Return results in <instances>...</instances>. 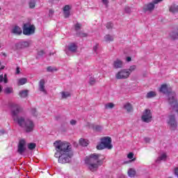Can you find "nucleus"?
<instances>
[{
    "label": "nucleus",
    "instance_id": "nucleus-58",
    "mask_svg": "<svg viewBox=\"0 0 178 178\" xmlns=\"http://www.w3.org/2000/svg\"><path fill=\"white\" fill-rule=\"evenodd\" d=\"M0 92H2V86L0 85Z\"/></svg>",
    "mask_w": 178,
    "mask_h": 178
},
{
    "label": "nucleus",
    "instance_id": "nucleus-37",
    "mask_svg": "<svg viewBox=\"0 0 178 178\" xmlns=\"http://www.w3.org/2000/svg\"><path fill=\"white\" fill-rule=\"evenodd\" d=\"M76 35H77V37L84 38V37H87L88 35L86 33H83L81 31H79V32H76Z\"/></svg>",
    "mask_w": 178,
    "mask_h": 178
},
{
    "label": "nucleus",
    "instance_id": "nucleus-26",
    "mask_svg": "<svg viewBox=\"0 0 178 178\" xmlns=\"http://www.w3.org/2000/svg\"><path fill=\"white\" fill-rule=\"evenodd\" d=\"M128 176H129V177H134L136 176V170L133 168H130L128 170Z\"/></svg>",
    "mask_w": 178,
    "mask_h": 178
},
{
    "label": "nucleus",
    "instance_id": "nucleus-16",
    "mask_svg": "<svg viewBox=\"0 0 178 178\" xmlns=\"http://www.w3.org/2000/svg\"><path fill=\"white\" fill-rule=\"evenodd\" d=\"M113 66L115 69H120L121 67H123V61L120 59H117L114 61Z\"/></svg>",
    "mask_w": 178,
    "mask_h": 178
},
{
    "label": "nucleus",
    "instance_id": "nucleus-38",
    "mask_svg": "<svg viewBox=\"0 0 178 178\" xmlns=\"http://www.w3.org/2000/svg\"><path fill=\"white\" fill-rule=\"evenodd\" d=\"M106 29H108V30H112V29H113V23L108 22L106 24Z\"/></svg>",
    "mask_w": 178,
    "mask_h": 178
},
{
    "label": "nucleus",
    "instance_id": "nucleus-49",
    "mask_svg": "<svg viewBox=\"0 0 178 178\" xmlns=\"http://www.w3.org/2000/svg\"><path fill=\"white\" fill-rule=\"evenodd\" d=\"M133 156H134V154H133L132 152H130V153L128 154V158H129V159H133Z\"/></svg>",
    "mask_w": 178,
    "mask_h": 178
},
{
    "label": "nucleus",
    "instance_id": "nucleus-32",
    "mask_svg": "<svg viewBox=\"0 0 178 178\" xmlns=\"http://www.w3.org/2000/svg\"><path fill=\"white\" fill-rule=\"evenodd\" d=\"M61 95L63 99H66L70 97V93L69 92H62Z\"/></svg>",
    "mask_w": 178,
    "mask_h": 178
},
{
    "label": "nucleus",
    "instance_id": "nucleus-44",
    "mask_svg": "<svg viewBox=\"0 0 178 178\" xmlns=\"http://www.w3.org/2000/svg\"><path fill=\"white\" fill-rule=\"evenodd\" d=\"M102 3H104V5H105V6L106 8H108V3H109V1L108 0H102Z\"/></svg>",
    "mask_w": 178,
    "mask_h": 178
},
{
    "label": "nucleus",
    "instance_id": "nucleus-22",
    "mask_svg": "<svg viewBox=\"0 0 178 178\" xmlns=\"http://www.w3.org/2000/svg\"><path fill=\"white\" fill-rule=\"evenodd\" d=\"M124 109H125L128 113H130L133 111V106H131V104L127 103L124 106Z\"/></svg>",
    "mask_w": 178,
    "mask_h": 178
},
{
    "label": "nucleus",
    "instance_id": "nucleus-48",
    "mask_svg": "<svg viewBox=\"0 0 178 178\" xmlns=\"http://www.w3.org/2000/svg\"><path fill=\"white\" fill-rule=\"evenodd\" d=\"M37 112V110L35 108H32L31 109V113L33 115V116H37V114H35Z\"/></svg>",
    "mask_w": 178,
    "mask_h": 178
},
{
    "label": "nucleus",
    "instance_id": "nucleus-45",
    "mask_svg": "<svg viewBox=\"0 0 178 178\" xmlns=\"http://www.w3.org/2000/svg\"><path fill=\"white\" fill-rule=\"evenodd\" d=\"M70 124H72V126H75V124H77V121L76 120H71Z\"/></svg>",
    "mask_w": 178,
    "mask_h": 178
},
{
    "label": "nucleus",
    "instance_id": "nucleus-33",
    "mask_svg": "<svg viewBox=\"0 0 178 178\" xmlns=\"http://www.w3.org/2000/svg\"><path fill=\"white\" fill-rule=\"evenodd\" d=\"M81 29V24L77 22L75 25H74V30L75 31H76V33L79 32V30H80Z\"/></svg>",
    "mask_w": 178,
    "mask_h": 178
},
{
    "label": "nucleus",
    "instance_id": "nucleus-56",
    "mask_svg": "<svg viewBox=\"0 0 178 178\" xmlns=\"http://www.w3.org/2000/svg\"><path fill=\"white\" fill-rule=\"evenodd\" d=\"M0 134H5V130L3 129L0 130Z\"/></svg>",
    "mask_w": 178,
    "mask_h": 178
},
{
    "label": "nucleus",
    "instance_id": "nucleus-51",
    "mask_svg": "<svg viewBox=\"0 0 178 178\" xmlns=\"http://www.w3.org/2000/svg\"><path fill=\"white\" fill-rule=\"evenodd\" d=\"M99 44H96V45L93 47V51L95 52H97V49H98V47H99Z\"/></svg>",
    "mask_w": 178,
    "mask_h": 178
},
{
    "label": "nucleus",
    "instance_id": "nucleus-59",
    "mask_svg": "<svg viewBox=\"0 0 178 178\" xmlns=\"http://www.w3.org/2000/svg\"><path fill=\"white\" fill-rule=\"evenodd\" d=\"M56 120H59V117H56Z\"/></svg>",
    "mask_w": 178,
    "mask_h": 178
},
{
    "label": "nucleus",
    "instance_id": "nucleus-19",
    "mask_svg": "<svg viewBox=\"0 0 178 178\" xmlns=\"http://www.w3.org/2000/svg\"><path fill=\"white\" fill-rule=\"evenodd\" d=\"M166 158H168L166 154H163L157 158V159L156 160V163H161V161H166Z\"/></svg>",
    "mask_w": 178,
    "mask_h": 178
},
{
    "label": "nucleus",
    "instance_id": "nucleus-57",
    "mask_svg": "<svg viewBox=\"0 0 178 178\" xmlns=\"http://www.w3.org/2000/svg\"><path fill=\"white\" fill-rule=\"evenodd\" d=\"M3 69H5V66H1V67H0V71H1V70H3Z\"/></svg>",
    "mask_w": 178,
    "mask_h": 178
},
{
    "label": "nucleus",
    "instance_id": "nucleus-53",
    "mask_svg": "<svg viewBox=\"0 0 178 178\" xmlns=\"http://www.w3.org/2000/svg\"><path fill=\"white\" fill-rule=\"evenodd\" d=\"M154 3H159V2H162V0H154Z\"/></svg>",
    "mask_w": 178,
    "mask_h": 178
},
{
    "label": "nucleus",
    "instance_id": "nucleus-55",
    "mask_svg": "<svg viewBox=\"0 0 178 178\" xmlns=\"http://www.w3.org/2000/svg\"><path fill=\"white\" fill-rule=\"evenodd\" d=\"M144 140L145 141V143H149V138H145Z\"/></svg>",
    "mask_w": 178,
    "mask_h": 178
},
{
    "label": "nucleus",
    "instance_id": "nucleus-5",
    "mask_svg": "<svg viewBox=\"0 0 178 178\" xmlns=\"http://www.w3.org/2000/svg\"><path fill=\"white\" fill-rule=\"evenodd\" d=\"M34 33H35V26L31 25V24L29 22L24 24V26H23L24 35H33Z\"/></svg>",
    "mask_w": 178,
    "mask_h": 178
},
{
    "label": "nucleus",
    "instance_id": "nucleus-42",
    "mask_svg": "<svg viewBox=\"0 0 178 178\" xmlns=\"http://www.w3.org/2000/svg\"><path fill=\"white\" fill-rule=\"evenodd\" d=\"M64 12V16L65 18L69 17L70 16V11H63Z\"/></svg>",
    "mask_w": 178,
    "mask_h": 178
},
{
    "label": "nucleus",
    "instance_id": "nucleus-11",
    "mask_svg": "<svg viewBox=\"0 0 178 178\" xmlns=\"http://www.w3.org/2000/svg\"><path fill=\"white\" fill-rule=\"evenodd\" d=\"M168 124L170 126L171 130H176V129H177V121H176L175 115L169 116Z\"/></svg>",
    "mask_w": 178,
    "mask_h": 178
},
{
    "label": "nucleus",
    "instance_id": "nucleus-40",
    "mask_svg": "<svg viewBox=\"0 0 178 178\" xmlns=\"http://www.w3.org/2000/svg\"><path fill=\"white\" fill-rule=\"evenodd\" d=\"M93 130H95L96 131H101V130H102V127L99 125H96L93 127Z\"/></svg>",
    "mask_w": 178,
    "mask_h": 178
},
{
    "label": "nucleus",
    "instance_id": "nucleus-7",
    "mask_svg": "<svg viewBox=\"0 0 178 178\" xmlns=\"http://www.w3.org/2000/svg\"><path fill=\"white\" fill-rule=\"evenodd\" d=\"M130 76V72L128 70L124 69L121 70L120 72H118L116 75L115 78L118 80H122L124 79H127Z\"/></svg>",
    "mask_w": 178,
    "mask_h": 178
},
{
    "label": "nucleus",
    "instance_id": "nucleus-17",
    "mask_svg": "<svg viewBox=\"0 0 178 178\" xmlns=\"http://www.w3.org/2000/svg\"><path fill=\"white\" fill-rule=\"evenodd\" d=\"M68 50L70 52H76L77 51V45H76L74 43H71L68 46Z\"/></svg>",
    "mask_w": 178,
    "mask_h": 178
},
{
    "label": "nucleus",
    "instance_id": "nucleus-23",
    "mask_svg": "<svg viewBox=\"0 0 178 178\" xmlns=\"http://www.w3.org/2000/svg\"><path fill=\"white\" fill-rule=\"evenodd\" d=\"M79 144L82 147H87V145H88V140H87L86 139L81 138L79 140Z\"/></svg>",
    "mask_w": 178,
    "mask_h": 178
},
{
    "label": "nucleus",
    "instance_id": "nucleus-1",
    "mask_svg": "<svg viewBox=\"0 0 178 178\" xmlns=\"http://www.w3.org/2000/svg\"><path fill=\"white\" fill-rule=\"evenodd\" d=\"M54 145L56 151L54 156L58 159V163L63 164L72 162L74 154L70 143L56 140Z\"/></svg>",
    "mask_w": 178,
    "mask_h": 178
},
{
    "label": "nucleus",
    "instance_id": "nucleus-61",
    "mask_svg": "<svg viewBox=\"0 0 178 178\" xmlns=\"http://www.w3.org/2000/svg\"><path fill=\"white\" fill-rule=\"evenodd\" d=\"M0 10H1V8H0Z\"/></svg>",
    "mask_w": 178,
    "mask_h": 178
},
{
    "label": "nucleus",
    "instance_id": "nucleus-24",
    "mask_svg": "<svg viewBox=\"0 0 178 178\" xmlns=\"http://www.w3.org/2000/svg\"><path fill=\"white\" fill-rule=\"evenodd\" d=\"M170 35L172 40H177L178 38V33L177 31H172L170 33Z\"/></svg>",
    "mask_w": 178,
    "mask_h": 178
},
{
    "label": "nucleus",
    "instance_id": "nucleus-39",
    "mask_svg": "<svg viewBox=\"0 0 178 178\" xmlns=\"http://www.w3.org/2000/svg\"><path fill=\"white\" fill-rule=\"evenodd\" d=\"M95 83H97V81L95 79V78L90 77L89 79L90 86H94Z\"/></svg>",
    "mask_w": 178,
    "mask_h": 178
},
{
    "label": "nucleus",
    "instance_id": "nucleus-15",
    "mask_svg": "<svg viewBox=\"0 0 178 178\" xmlns=\"http://www.w3.org/2000/svg\"><path fill=\"white\" fill-rule=\"evenodd\" d=\"M11 33L13 34H15V35H20L23 31H22V29L19 27V26H15L13 29Z\"/></svg>",
    "mask_w": 178,
    "mask_h": 178
},
{
    "label": "nucleus",
    "instance_id": "nucleus-3",
    "mask_svg": "<svg viewBox=\"0 0 178 178\" xmlns=\"http://www.w3.org/2000/svg\"><path fill=\"white\" fill-rule=\"evenodd\" d=\"M22 112H23V108L19 105H15L12 110V116L14 122H17L20 127H24L26 120L24 117H18L19 113H22Z\"/></svg>",
    "mask_w": 178,
    "mask_h": 178
},
{
    "label": "nucleus",
    "instance_id": "nucleus-12",
    "mask_svg": "<svg viewBox=\"0 0 178 178\" xmlns=\"http://www.w3.org/2000/svg\"><path fill=\"white\" fill-rule=\"evenodd\" d=\"M30 46V42L23 41L19 42L15 44V48L17 49H23L24 48H27V47Z\"/></svg>",
    "mask_w": 178,
    "mask_h": 178
},
{
    "label": "nucleus",
    "instance_id": "nucleus-41",
    "mask_svg": "<svg viewBox=\"0 0 178 178\" xmlns=\"http://www.w3.org/2000/svg\"><path fill=\"white\" fill-rule=\"evenodd\" d=\"M124 12H125V13H129V14H130V13H131V8H130L129 6H125V8H124Z\"/></svg>",
    "mask_w": 178,
    "mask_h": 178
},
{
    "label": "nucleus",
    "instance_id": "nucleus-2",
    "mask_svg": "<svg viewBox=\"0 0 178 178\" xmlns=\"http://www.w3.org/2000/svg\"><path fill=\"white\" fill-rule=\"evenodd\" d=\"M105 156L101 154L93 153L85 158V163L91 172H97L99 166L104 165Z\"/></svg>",
    "mask_w": 178,
    "mask_h": 178
},
{
    "label": "nucleus",
    "instance_id": "nucleus-4",
    "mask_svg": "<svg viewBox=\"0 0 178 178\" xmlns=\"http://www.w3.org/2000/svg\"><path fill=\"white\" fill-rule=\"evenodd\" d=\"M97 149H112V138L108 136L103 137L100 139V143L96 146Z\"/></svg>",
    "mask_w": 178,
    "mask_h": 178
},
{
    "label": "nucleus",
    "instance_id": "nucleus-21",
    "mask_svg": "<svg viewBox=\"0 0 178 178\" xmlns=\"http://www.w3.org/2000/svg\"><path fill=\"white\" fill-rule=\"evenodd\" d=\"M4 83V84H7L8 83V74H5L4 76L3 74L0 75V83Z\"/></svg>",
    "mask_w": 178,
    "mask_h": 178
},
{
    "label": "nucleus",
    "instance_id": "nucleus-47",
    "mask_svg": "<svg viewBox=\"0 0 178 178\" xmlns=\"http://www.w3.org/2000/svg\"><path fill=\"white\" fill-rule=\"evenodd\" d=\"M45 54V52L44 51V50H40L38 52V55L39 56H42V55H44Z\"/></svg>",
    "mask_w": 178,
    "mask_h": 178
},
{
    "label": "nucleus",
    "instance_id": "nucleus-27",
    "mask_svg": "<svg viewBox=\"0 0 178 178\" xmlns=\"http://www.w3.org/2000/svg\"><path fill=\"white\" fill-rule=\"evenodd\" d=\"M26 83H27V79L26 78L19 79L18 81V86H24V84H26Z\"/></svg>",
    "mask_w": 178,
    "mask_h": 178
},
{
    "label": "nucleus",
    "instance_id": "nucleus-43",
    "mask_svg": "<svg viewBox=\"0 0 178 178\" xmlns=\"http://www.w3.org/2000/svg\"><path fill=\"white\" fill-rule=\"evenodd\" d=\"M63 11H70V6L66 5V6L63 8Z\"/></svg>",
    "mask_w": 178,
    "mask_h": 178
},
{
    "label": "nucleus",
    "instance_id": "nucleus-13",
    "mask_svg": "<svg viewBox=\"0 0 178 178\" xmlns=\"http://www.w3.org/2000/svg\"><path fill=\"white\" fill-rule=\"evenodd\" d=\"M155 9V4L154 2L145 4L143 6L144 12H152Z\"/></svg>",
    "mask_w": 178,
    "mask_h": 178
},
{
    "label": "nucleus",
    "instance_id": "nucleus-18",
    "mask_svg": "<svg viewBox=\"0 0 178 178\" xmlns=\"http://www.w3.org/2000/svg\"><path fill=\"white\" fill-rule=\"evenodd\" d=\"M169 11L171 13H176L178 12V6L176 4H172L170 7Z\"/></svg>",
    "mask_w": 178,
    "mask_h": 178
},
{
    "label": "nucleus",
    "instance_id": "nucleus-31",
    "mask_svg": "<svg viewBox=\"0 0 178 178\" xmlns=\"http://www.w3.org/2000/svg\"><path fill=\"white\" fill-rule=\"evenodd\" d=\"M35 147H37V145L34 143H31L28 145L29 149L33 150L35 149Z\"/></svg>",
    "mask_w": 178,
    "mask_h": 178
},
{
    "label": "nucleus",
    "instance_id": "nucleus-14",
    "mask_svg": "<svg viewBox=\"0 0 178 178\" xmlns=\"http://www.w3.org/2000/svg\"><path fill=\"white\" fill-rule=\"evenodd\" d=\"M39 90L44 94H47V90H45V80L40 79L39 81Z\"/></svg>",
    "mask_w": 178,
    "mask_h": 178
},
{
    "label": "nucleus",
    "instance_id": "nucleus-35",
    "mask_svg": "<svg viewBox=\"0 0 178 178\" xmlns=\"http://www.w3.org/2000/svg\"><path fill=\"white\" fill-rule=\"evenodd\" d=\"M137 69L136 65H132L129 67V69H125L126 70H128V72L131 74L132 72H134Z\"/></svg>",
    "mask_w": 178,
    "mask_h": 178
},
{
    "label": "nucleus",
    "instance_id": "nucleus-6",
    "mask_svg": "<svg viewBox=\"0 0 178 178\" xmlns=\"http://www.w3.org/2000/svg\"><path fill=\"white\" fill-rule=\"evenodd\" d=\"M159 91H160V92H162L163 94H168L169 104H170V99H173L172 94H175L174 99H177L176 98V92H171L170 90H169V89L168 88V85H166V84L161 85V86L159 89Z\"/></svg>",
    "mask_w": 178,
    "mask_h": 178
},
{
    "label": "nucleus",
    "instance_id": "nucleus-8",
    "mask_svg": "<svg viewBox=\"0 0 178 178\" xmlns=\"http://www.w3.org/2000/svg\"><path fill=\"white\" fill-rule=\"evenodd\" d=\"M142 120L145 123H149L152 120V113L151 110L145 109L143 115H142Z\"/></svg>",
    "mask_w": 178,
    "mask_h": 178
},
{
    "label": "nucleus",
    "instance_id": "nucleus-28",
    "mask_svg": "<svg viewBox=\"0 0 178 178\" xmlns=\"http://www.w3.org/2000/svg\"><path fill=\"white\" fill-rule=\"evenodd\" d=\"M104 40L106 42H111V41H113V37L111 35H106L104 36Z\"/></svg>",
    "mask_w": 178,
    "mask_h": 178
},
{
    "label": "nucleus",
    "instance_id": "nucleus-9",
    "mask_svg": "<svg viewBox=\"0 0 178 178\" xmlns=\"http://www.w3.org/2000/svg\"><path fill=\"white\" fill-rule=\"evenodd\" d=\"M34 122L31 120H26L24 129L26 133H31L34 130Z\"/></svg>",
    "mask_w": 178,
    "mask_h": 178
},
{
    "label": "nucleus",
    "instance_id": "nucleus-30",
    "mask_svg": "<svg viewBox=\"0 0 178 178\" xmlns=\"http://www.w3.org/2000/svg\"><path fill=\"white\" fill-rule=\"evenodd\" d=\"M29 5L31 9H34V8H35V0H31Z\"/></svg>",
    "mask_w": 178,
    "mask_h": 178
},
{
    "label": "nucleus",
    "instance_id": "nucleus-46",
    "mask_svg": "<svg viewBox=\"0 0 178 178\" xmlns=\"http://www.w3.org/2000/svg\"><path fill=\"white\" fill-rule=\"evenodd\" d=\"M54 13H55V11H54V10H49V17H52V16H54Z\"/></svg>",
    "mask_w": 178,
    "mask_h": 178
},
{
    "label": "nucleus",
    "instance_id": "nucleus-20",
    "mask_svg": "<svg viewBox=\"0 0 178 178\" xmlns=\"http://www.w3.org/2000/svg\"><path fill=\"white\" fill-rule=\"evenodd\" d=\"M19 95L21 98H26V97L29 96V90H21L19 92Z\"/></svg>",
    "mask_w": 178,
    "mask_h": 178
},
{
    "label": "nucleus",
    "instance_id": "nucleus-52",
    "mask_svg": "<svg viewBox=\"0 0 178 178\" xmlns=\"http://www.w3.org/2000/svg\"><path fill=\"white\" fill-rule=\"evenodd\" d=\"M20 74V67H17L16 69V74Z\"/></svg>",
    "mask_w": 178,
    "mask_h": 178
},
{
    "label": "nucleus",
    "instance_id": "nucleus-10",
    "mask_svg": "<svg viewBox=\"0 0 178 178\" xmlns=\"http://www.w3.org/2000/svg\"><path fill=\"white\" fill-rule=\"evenodd\" d=\"M26 140L24 139H21L19 141L17 146V152L19 155H23V153L26 152Z\"/></svg>",
    "mask_w": 178,
    "mask_h": 178
},
{
    "label": "nucleus",
    "instance_id": "nucleus-54",
    "mask_svg": "<svg viewBox=\"0 0 178 178\" xmlns=\"http://www.w3.org/2000/svg\"><path fill=\"white\" fill-rule=\"evenodd\" d=\"M127 62H131V57L130 56L127 57Z\"/></svg>",
    "mask_w": 178,
    "mask_h": 178
},
{
    "label": "nucleus",
    "instance_id": "nucleus-34",
    "mask_svg": "<svg viewBox=\"0 0 178 178\" xmlns=\"http://www.w3.org/2000/svg\"><path fill=\"white\" fill-rule=\"evenodd\" d=\"M114 107H115V104H113V103H108L105 105L106 109H112Z\"/></svg>",
    "mask_w": 178,
    "mask_h": 178
},
{
    "label": "nucleus",
    "instance_id": "nucleus-60",
    "mask_svg": "<svg viewBox=\"0 0 178 178\" xmlns=\"http://www.w3.org/2000/svg\"><path fill=\"white\" fill-rule=\"evenodd\" d=\"M49 55L51 56V55H52V54H50Z\"/></svg>",
    "mask_w": 178,
    "mask_h": 178
},
{
    "label": "nucleus",
    "instance_id": "nucleus-29",
    "mask_svg": "<svg viewBox=\"0 0 178 178\" xmlns=\"http://www.w3.org/2000/svg\"><path fill=\"white\" fill-rule=\"evenodd\" d=\"M156 95V94H155V92L150 91V92H147V94L146 95V98H154V97H155Z\"/></svg>",
    "mask_w": 178,
    "mask_h": 178
},
{
    "label": "nucleus",
    "instance_id": "nucleus-36",
    "mask_svg": "<svg viewBox=\"0 0 178 178\" xmlns=\"http://www.w3.org/2000/svg\"><path fill=\"white\" fill-rule=\"evenodd\" d=\"M47 72H56L58 69L56 67H53L52 66H49L47 68Z\"/></svg>",
    "mask_w": 178,
    "mask_h": 178
},
{
    "label": "nucleus",
    "instance_id": "nucleus-25",
    "mask_svg": "<svg viewBox=\"0 0 178 178\" xmlns=\"http://www.w3.org/2000/svg\"><path fill=\"white\" fill-rule=\"evenodd\" d=\"M4 93L9 95V94H13V88L7 87L4 89Z\"/></svg>",
    "mask_w": 178,
    "mask_h": 178
},
{
    "label": "nucleus",
    "instance_id": "nucleus-50",
    "mask_svg": "<svg viewBox=\"0 0 178 178\" xmlns=\"http://www.w3.org/2000/svg\"><path fill=\"white\" fill-rule=\"evenodd\" d=\"M174 173H175V176H177V177H178V167H176V168L174 169Z\"/></svg>",
    "mask_w": 178,
    "mask_h": 178
}]
</instances>
